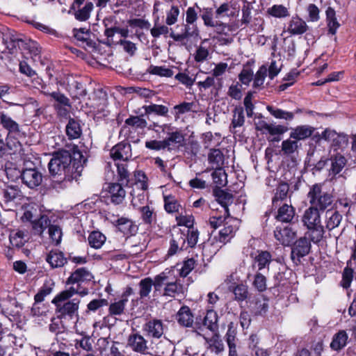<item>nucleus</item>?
<instances>
[{"instance_id":"nucleus-1","label":"nucleus","mask_w":356,"mask_h":356,"mask_svg":"<svg viewBox=\"0 0 356 356\" xmlns=\"http://www.w3.org/2000/svg\"><path fill=\"white\" fill-rule=\"evenodd\" d=\"M86 161L77 146L70 150L59 149L52 154L48 163L51 186L56 191L68 188L81 177Z\"/></svg>"},{"instance_id":"nucleus-2","label":"nucleus","mask_w":356,"mask_h":356,"mask_svg":"<svg viewBox=\"0 0 356 356\" xmlns=\"http://www.w3.org/2000/svg\"><path fill=\"white\" fill-rule=\"evenodd\" d=\"M74 289H65L58 293L51 300L59 320L78 318L81 300L73 297Z\"/></svg>"},{"instance_id":"nucleus-3","label":"nucleus","mask_w":356,"mask_h":356,"mask_svg":"<svg viewBox=\"0 0 356 356\" xmlns=\"http://www.w3.org/2000/svg\"><path fill=\"white\" fill-rule=\"evenodd\" d=\"M166 297L175 298L184 293V284L175 274V266L165 268L155 276V291L161 292Z\"/></svg>"},{"instance_id":"nucleus-4","label":"nucleus","mask_w":356,"mask_h":356,"mask_svg":"<svg viewBox=\"0 0 356 356\" xmlns=\"http://www.w3.org/2000/svg\"><path fill=\"white\" fill-rule=\"evenodd\" d=\"M0 127L6 132V140H8V145L15 152H24L19 141L21 138L25 136L22 126L3 111L0 114Z\"/></svg>"},{"instance_id":"nucleus-5","label":"nucleus","mask_w":356,"mask_h":356,"mask_svg":"<svg viewBox=\"0 0 356 356\" xmlns=\"http://www.w3.org/2000/svg\"><path fill=\"white\" fill-rule=\"evenodd\" d=\"M198 19L197 13L195 7H188L186 12V22L177 25V29L181 27V31L180 33H176L174 31L170 33L169 37L176 42H182L185 39L194 38L200 39V30L195 22Z\"/></svg>"},{"instance_id":"nucleus-6","label":"nucleus","mask_w":356,"mask_h":356,"mask_svg":"<svg viewBox=\"0 0 356 356\" xmlns=\"http://www.w3.org/2000/svg\"><path fill=\"white\" fill-rule=\"evenodd\" d=\"M124 185L119 182L106 183L100 193V200L106 205H120L123 203L126 196Z\"/></svg>"},{"instance_id":"nucleus-7","label":"nucleus","mask_w":356,"mask_h":356,"mask_svg":"<svg viewBox=\"0 0 356 356\" xmlns=\"http://www.w3.org/2000/svg\"><path fill=\"white\" fill-rule=\"evenodd\" d=\"M219 316L216 311L211 307H206L203 316H198L195 321V330L197 333L207 330L211 333L219 332Z\"/></svg>"},{"instance_id":"nucleus-8","label":"nucleus","mask_w":356,"mask_h":356,"mask_svg":"<svg viewBox=\"0 0 356 356\" xmlns=\"http://www.w3.org/2000/svg\"><path fill=\"white\" fill-rule=\"evenodd\" d=\"M311 207H316L318 211H324L333 202V196L322 191L321 184H314L307 194Z\"/></svg>"},{"instance_id":"nucleus-9","label":"nucleus","mask_w":356,"mask_h":356,"mask_svg":"<svg viewBox=\"0 0 356 356\" xmlns=\"http://www.w3.org/2000/svg\"><path fill=\"white\" fill-rule=\"evenodd\" d=\"M271 212L273 213L275 220L282 224L291 225L298 222V216L296 215V209L291 202L279 204V206L276 207L271 205Z\"/></svg>"},{"instance_id":"nucleus-10","label":"nucleus","mask_w":356,"mask_h":356,"mask_svg":"<svg viewBox=\"0 0 356 356\" xmlns=\"http://www.w3.org/2000/svg\"><path fill=\"white\" fill-rule=\"evenodd\" d=\"M291 247V259L296 266L301 263V259L309 254L312 249L310 241L307 236L295 239Z\"/></svg>"},{"instance_id":"nucleus-11","label":"nucleus","mask_w":356,"mask_h":356,"mask_svg":"<svg viewBox=\"0 0 356 356\" xmlns=\"http://www.w3.org/2000/svg\"><path fill=\"white\" fill-rule=\"evenodd\" d=\"M128 346L135 353L141 355H152L153 347L148 346V341L139 332H134L127 339ZM152 345V343L150 344Z\"/></svg>"},{"instance_id":"nucleus-12","label":"nucleus","mask_w":356,"mask_h":356,"mask_svg":"<svg viewBox=\"0 0 356 356\" xmlns=\"http://www.w3.org/2000/svg\"><path fill=\"white\" fill-rule=\"evenodd\" d=\"M65 89L74 99H79L87 95L85 83L80 76L68 75L65 79Z\"/></svg>"},{"instance_id":"nucleus-13","label":"nucleus","mask_w":356,"mask_h":356,"mask_svg":"<svg viewBox=\"0 0 356 356\" xmlns=\"http://www.w3.org/2000/svg\"><path fill=\"white\" fill-rule=\"evenodd\" d=\"M286 274V270L279 271L273 276V286L268 289L275 297H283L284 293H289L291 287V283Z\"/></svg>"},{"instance_id":"nucleus-14","label":"nucleus","mask_w":356,"mask_h":356,"mask_svg":"<svg viewBox=\"0 0 356 356\" xmlns=\"http://www.w3.org/2000/svg\"><path fill=\"white\" fill-rule=\"evenodd\" d=\"M112 223L116 230L122 234L125 238L136 236L138 233V226L128 217L118 216Z\"/></svg>"},{"instance_id":"nucleus-15","label":"nucleus","mask_w":356,"mask_h":356,"mask_svg":"<svg viewBox=\"0 0 356 356\" xmlns=\"http://www.w3.org/2000/svg\"><path fill=\"white\" fill-rule=\"evenodd\" d=\"M98 99L91 105L92 112L95 113V118L106 119L108 117L110 112L106 109L108 104L107 93L102 89H98L95 92Z\"/></svg>"},{"instance_id":"nucleus-16","label":"nucleus","mask_w":356,"mask_h":356,"mask_svg":"<svg viewBox=\"0 0 356 356\" xmlns=\"http://www.w3.org/2000/svg\"><path fill=\"white\" fill-rule=\"evenodd\" d=\"M20 177L22 183L31 189L40 186L43 179L42 174L35 167L23 168L20 172Z\"/></svg>"},{"instance_id":"nucleus-17","label":"nucleus","mask_w":356,"mask_h":356,"mask_svg":"<svg viewBox=\"0 0 356 356\" xmlns=\"http://www.w3.org/2000/svg\"><path fill=\"white\" fill-rule=\"evenodd\" d=\"M164 324L160 319L152 318L143 325L142 330L144 334L152 339L151 343H154V339H159L164 334Z\"/></svg>"},{"instance_id":"nucleus-18","label":"nucleus","mask_w":356,"mask_h":356,"mask_svg":"<svg viewBox=\"0 0 356 356\" xmlns=\"http://www.w3.org/2000/svg\"><path fill=\"white\" fill-rule=\"evenodd\" d=\"M293 192L290 191L289 184L284 181H278L275 188L273 190L271 205L279 206V204L286 203L287 199L291 200Z\"/></svg>"},{"instance_id":"nucleus-19","label":"nucleus","mask_w":356,"mask_h":356,"mask_svg":"<svg viewBox=\"0 0 356 356\" xmlns=\"http://www.w3.org/2000/svg\"><path fill=\"white\" fill-rule=\"evenodd\" d=\"M275 238L284 245L289 247L297 236V232L289 225L277 226L273 232Z\"/></svg>"},{"instance_id":"nucleus-20","label":"nucleus","mask_w":356,"mask_h":356,"mask_svg":"<svg viewBox=\"0 0 356 356\" xmlns=\"http://www.w3.org/2000/svg\"><path fill=\"white\" fill-rule=\"evenodd\" d=\"M269 299L262 295L259 297H255L250 302V311L254 316L265 317L269 309Z\"/></svg>"},{"instance_id":"nucleus-21","label":"nucleus","mask_w":356,"mask_h":356,"mask_svg":"<svg viewBox=\"0 0 356 356\" xmlns=\"http://www.w3.org/2000/svg\"><path fill=\"white\" fill-rule=\"evenodd\" d=\"M110 155L114 161H127L131 155V145L124 140L120 142L112 147Z\"/></svg>"},{"instance_id":"nucleus-22","label":"nucleus","mask_w":356,"mask_h":356,"mask_svg":"<svg viewBox=\"0 0 356 356\" xmlns=\"http://www.w3.org/2000/svg\"><path fill=\"white\" fill-rule=\"evenodd\" d=\"M176 320L179 325L184 327H193L195 329L194 315L191 308L187 305H182L176 314Z\"/></svg>"},{"instance_id":"nucleus-23","label":"nucleus","mask_w":356,"mask_h":356,"mask_svg":"<svg viewBox=\"0 0 356 356\" xmlns=\"http://www.w3.org/2000/svg\"><path fill=\"white\" fill-rule=\"evenodd\" d=\"M92 278L93 276L92 273L86 268H79L72 272L67 278L65 284H79L80 283H83L84 282L91 281Z\"/></svg>"},{"instance_id":"nucleus-24","label":"nucleus","mask_w":356,"mask_h":356,"mask_svg":"<svg viewBox=\"0 0 356 356\" xmlns=\"http://www.w3.org/2000/svg\"><path fill=\"white\" fill-rule=\"evenodd\" d=\"M291 130L289 134L290 138L294 139L298 142L310 138L316 131V128L308 124H303L291 128Z\"/></svg>"},{"instance_id":"nucleus-25","label":"nucleus","mask_w":356,"mask_h":356,"mask_svg":"<svg viewBox=\"0 0 356 356\" xmlns=\"http://www.w3.org/2000/svg\"><path fill=\"white\" fill-rule=\"evenodd\" d=\"M308 26L298 15L293 16L288 23L286 31L291 35H302L307 32Z\"/></svg>"},{"instance_id":"nucleus-26","label":"nucleus","mask_w":356,"mask_h":356,"mask_svg":"<svg viewBox=\"0 0 356 356\" xmlns=\"http://www.w3.org/2000/svg\"><path fill=\"white\" fill-rule=\"evenodd\" d=\"M68 257H65L64 253L58 250H51L46 257V261L51 268H58L64 266L67 263Z\"/></svg>"},{"instance_id":"nucleus-27","label":"nucleus","mask_w":356,"mask_h":356,"mask_svg":"<svg viewBox=\"0 0 356 356\" xmlns=\"http://www.w3.org/2000/svg\"><path fill=\"white\" fill-rule=\"evenodd\" d=\"M166 133L168 136L163 139L164 147L170 151L181 145L184 140L183 134L178 129L168 130Z\"/></svg>"},{"instance_id":"nucleus-28","label":"nucleus","mask_w":356,"mask_h":356,"mask_svg":"<svg viewBox=\"0 0 356 356\" xmlns=\"http://www.w3.org/2000/svg\"><path fill=\"white\" fill-rule=\"evenodd\" d=\"M138 210L140 215V219L144 225L152 227L156 223L157 213L153 207L145 205L140 207Z\"/></svg>"},{"instance_id":"nucleus-29","label":"nucleus","mask_w":356,"mask_h":356,"mask_svg":"<svg viewBox=\"0 0 356 356\" xmlns=\"http://www.w3.org/2000/svg\"><path fill=\"white\" fill-rule=\"evenodd\" d=\"M302 220L306 227L321 224L320 211L310 206L305 211Z\"/></svg>"},{"instance_id":"nucleus-30","label":"nucleus","mask_w":356,"mask_h":356,"mask_svg":"<svg viewBox=\"0 0 356 356\" xmlns=\"http://www.w3.org/2000/svg\"><path fill=\"white\" fill-rule=\"evenodd\" d=\"M65 133L70 140L78 139L82 135V129L80 121L77 119L69 118L65 127Z\"/></svg>"},{"instance_id":"nucleus-31","label":"nucleus","mask_w":356,"mask_h":356,"mask_svg":"<svg viewBox=\"0 0 356 356\" xmlns=\"http://www.w3.org/2000/svg\"><path fill=\"white\" fill-rule=\"evenodd\" d=\"M307 231L305 234V236H307L308 239L311 242H313L314 244L319 243L324 237L325 234V228L321 225L319 224L316 226H311L307 227Z\"/></svg>"},{"instance_id":"nucleus-32","label":"nucleus","mask_w":356,"mask_h":356,"mask_svg":"<svg viewBox=\"0 0 356 356\" xmlns=\"http://www.w3.org/2000/svg\"><path fill=\"white\" fill-rule=\"evenodd\" d=\"M213 194L216 201L225 209L227 216H229L228 205L232 195L218 186L213 189Z\"/></svg>"},{"instance_id":"nucleus-33","label":"nucleus","mask_w":356,"mask_h":356,"mask_svg":"<svg viewBox=\"0 0 356 356\" xmlns=\"http://www.w3.org/2000/svg\"><path fill=\"white\" fill-rule=\"evenodd\" d=\"M142 108L145 111V115L149 120V115L154 114L161 117H168L169 109L166 106L161 104H151L149 105H144Z\"/></svg>"},{"instance_id":"nucleus-34","label":"nucleus","mask_w":356,"mask_h":356,"mask_svg":"<svg viewBox=\"0 0 356 356\" xmlns=\"http://www.w3.org/2000/svg\"><path fill=\"white\" fill-rule=\"evenodd\" d=\"M343 219L342 215L338 211H326L325 214V228L329 231L338 227Z\"/></svg>"},{"instance_id":"nucleus-35","label":"nucleus","mask_w":356,"mask_h":356,"mask_svg":"<svg viewBox=\"0 0 356 356\" xmlns=\"http://www.w3.org/2000/svg\"><path fill=\"white\" fill-rule=\"evenodd\" d=\"M236 232V228L229 224L228 222H226L224 224V227L219 231L218 236L216 237V241L221 243L226 244L234 237Z\"/></svg>"},{"instance_id":"nucleus-36","label":"nucleus","mask_w":356,"mask_h":356,"mask_svg":"<svg viewBox=\"0 0 356 356\" xmlns=\"http://www.w3.org/2000/svg\"><path fill=\"white\" fill-rule=\"evenodd\" d=\"M173 352L172 345L169 340H160L153 347L152 355L154 356H170Z\"/></svg>"},{"instance_id":"nucleus-37","label":"nucleus","mask_w":356,"mask_h":356,"mask_svg":"<svg viewBox=\"0 0 356 356\" xmlns=\"http://www.w3.org/2000/svg\"><path fill=\"white\" fill-rule=\"evenodd\" d=\"M118 181L125 186H133L132 178L130 177L131 174L127 170V163H117Z\"/></svg>"},{"instance_id":"nucleus-38","label":"nucleus","mask_w":356,"mask_h":356,"mask_svg":"<svg viewBox=\"0 0 356 356\" xmlns=\"http://www.w3.org/2000/svg\"><path fill=\"white\" fill-rule=\"evenodd\" d=\"M348 336L345 330H339L334 334L330 343V348L333 350L339 351L343 349L348 341Z\"/></svg>"},{"instance_id":"nucleus-39","label":"nucleus","mask_w":356,"mask_h":356,"mask_svg":"<svg viewBox=\"0 0 356 356\" xmlns=\"http://www.w3.org/2000/svg\"><path fill=\"white\" fill-rule=\"evenodd\" d=\"M257 254L254 258V263L257 264L258 270H261L266 268H269L271 263L272 254L267 250H258Z\"/></svg>"},{"instance_id":"nucleus-40","label":"nucleus","mask_w":356,"mask_h":356,"mask_svg":"<svg viewBox=\"0 0 356 356\" xmlns=\"http://www.w3.org/2000/svg\"><path fill=\"white\" fill-rule=\"evenodd\" d=\"M233 112L234 114L230 124V130L234 134H236V129L243 126L245 123L244 110L242 106H236Z\"/></svg>"},{"instance_id":"nucleus-41","label":"nucleus","mask_w":356,"mask_h":356,"mask_svg":"<svg viewBox=\"0 0 356 356\" xmlns=\"http://www.w3.org/2000/svg\"><path fill=\"white\" fill-rule=\"evenodd\" d=\"M354 270L352 268L351 261H347L346 266L343 268L342 272V277L340 282V285L344 289H348L353 280Z\"/></svg>"},{"instance_id":"nucleus-42","label":"nucleus","mask_w":356,"mask_h":356,"mask_svg":"<svg viewBox=\"0 0 356 356\" xmlns=\"http://www.w3.org/2000/svg\"><path fill=\"white\" fill-rule=\"evenodd\" d=\"M326 20L328 33L335 35L340 24L336 18V13L334 8L328 7L326 10Z\"/></svg>"},{"instance_id":"nucleus-43","label":"nucleus","mask_w":356,"mask_h":356,"mask_svg":"<svg viewBox=\"0 0 356 356\" xmlns=\"http://www.w3.org/2000/svg\"><path fill=\"white\" fill-rule=\"evenodd\" d=\"M209 163L216 165V169L221 170L224 163V154L219 149L212 148L208 154Z\"/></svg>"},{"instance_id":"nucleus-44","label":"nucleus","mask_w":356,"mask_h":356,"mask_svg":"<svg viewBox=\"0 0 356 356\" xmlns=\"http://www.w3.org/2000/svg\"><path fill=\"white\" fill-rule=\"evenodd\" d=\"M54 285L52 280H46L34 296L35 304L44 301L45 297L52 292Z\"/></svg>"},{"instance_id":"nucleus-45","label":"nucleus","mask_w":356,"mask_h":356,"mask_svg":"<svg viewBox=\"0 0 356 356\" xmlns=\"http://www.w3.org/2000/svg\"><path fill=\"white\" fill-rule=\"evenodd\" d=\"M153 286L155 288V277L154 280L149 277L142 279L138 283L140 299L148 297Z\"/></svg>"},{"instance_id":"nucleus-46","label":"nucleus","mask_w":356,"mask_h":356,"mask_svg":"<svg viewBox=\"0 0 356 356\" xmlns=\"http://www.w3.org/2000/svg\"><path fill=\"white\" fill-rule=\"evenodd\" d=\"M106 240V236L98 230L91 232L88 238L90 246L94 249L101 248Z\"/></svg>"},{"instance_id":"nucleus-47","label":"nucleus","mask_w":356,"mask_h":356,"mask_svg":"<svg viewBox=\"0 0 356 356\" xmlns=\"http://www.w3.org/2000/svg\"><path fill=\"white\" fill-rule=\"evenodd\" d=\"M266 109L276 119L291 121L294 118V113L284 111L271 105H268Z\"/></svg>"},{"instance_id":"nucleus-48","label":"nucleus","mask_w":356,"mask_h":356,"mask_svg":"<svg viewBox=\"0 0 356 356\" xmlns=\"http://www.w3.org/2000/svg\"><path fill=\"white\" fill-rule=\"evenodd\" d=\"M314 156V150L312 152H309L307 154V156L309 157L307 161V165L312 168V170L313 172H320L321 171L325 165L327 164V162L330 161V159L326 156H321L320 160L317 161L316 163L312 162V157Z\"/></svg>"},{"instance_id":"nucleus-49","label":"nucleus","mask_w":356,"mask_h":356,"mask_svg":"<svg viewBox=\"0 0 356 356\" xmlns=\"http://www.w3.org/2000/svg\"><path fill=\"white\" fill-rule=\"evenodd\" d=\"M188 248H194L198 241L200 232L195 227L182 229Z\"/></svg>"},{"instance_id":"nucleus-50","label":"nucleus","mask_w":356,"mask_h":356,"mask_svg":"<svg viewBox=\"0 0 356 356\" xmlns=\"http://www.w3.org/2000/svg\"><path fill=\"white\" fill-rule=\"evenodd\" d=\"M144 114H139L138 115H131L125 120V124L136 129H143L147 127V122L144 118Z\"/></svg>"},{"instance_id":"nucleus-51","label":"nucleus","mask_w":356,"mask_h":356,"mask_svg":"<svg viewBox=\"0 0 356 356\" xmlns=\"http://www.w3.org/2000/svg\"><path fill=\"white\" fill-rule=\"evenodd\" d=\"M268 15L275 18H285L290 15L289 10L282 4H275L266 10Z\"/></svg>"},{"instance_id":"nucleus-52","label":"nucleus","mask_w":356,"mask_h":356,"mask_svg":"<svg viewBox=\"0 0 356 356\" xmlns=\"http://www.w3.org/2000/svg\"><path fill=\"white\" fill-rule=\"evenodd\" d=\"M330 160L331 161L330 173L334 176L343 170L347 161L341 154L336 155L334 158L331 157Z\"/></svg>"},{"instance_id":"nucleus-53","label":"nucleus","mask_w":356,"mask_h":356,"mask_svg":"<svg viewBox=\"0 0 356 356\" xmlns=\"http://www.w3.org/2000/svg\"><path fill=\"white\" fill-rule=\"evenodd\" d=\"M200 13V17L204 22V25L207 27H212L216 22L213 20V10L212 8H200L197 3L195 4Z\"/></svg>"},{"instance_id":"nucleus-54","label":"nucleus","mask_w":356,"mask_h":356,"mask_svg":"<svg viewBox=\"0 0 356 356\" xmlns=\"http://www.w3.org/2000/svg\"><path fill=\"white\" fill-rule=\"evenodd\" d=\"M164 209L168 213L179 212L181 205L177 198L172 195L164 196Z\"/></svg>"},{"instance_id":"nucleus-55","label":"nucleus","mask_w":356,"mask_h":356,"mask_svg":"<svg viewBox=\"0 0 356 356\" xmlns=\"http://www.w3.org/2000/svg\"><path fill=\"white\" fill-rule=\"evenodd\" d=\"M93 3L90 1L87 2L85 6L74 13V17L79 22H86L90 17V13L93 10Z\"/></svg>"},{"instance_id":"nucleus-56","label":"nucleus","mask_w":356,"mask_h":356,"mask_svg":"<svg viewBox=\"0 0 356 356\" xmlns=\"http://www.w3.org/2000/svg\"><path fill=\"white\" fill-rule=\"evenodd\" d=\"M147 72L156 75L161 77H172L173 76V71L170 68L166 67L165 66H156L150 65L147 69Z\"/></svg>"},{"instance_id":"nucleus-57","label":"nucleus","mask_w":356,"mask_h":356,"mask_svg":"<svg viewBox=\"0 0 356 356\" xmlns=\"http://www.w3.org/2000/svg\"><path fill=\"white\" fill-rule=\"evenodd\" d=\"M232 292L235 300L238 302L245 300L249 296L248 286L243 283L237 284L234 286Z\"/></svg>"},{"instance_id":"nucleus-58","label":"nucleus","mask_w":356,"mask_h":356,"mask_svg":"<svg viewBox=\"0 0 356 356\" xmlns=\"http://www.w3.org/2000/svg\"><path fill=\"white\" fill-rule=\"evenodd\" d=\"M50 225L51 220L47 215H41L38 219L32 222L33 229L40 234H42Z\"/></svg>"},{"instance_id":"nucleus-59","label":"nucleus","mask_w":356,"mask_h":356,"mask_svg":"<svg viewBox=\"0 0 356 356\" xmlns=\"http://www.w3.org/2000/svg\"><path fill=\"white\" fill-rule=\"evenodd\" d=\"M213 336L209 339V345L211 351L216 354H220L225 350V346L222 340L220 338L219 332L212 333Z\"/></svg>"},{"instance_id":"nucleus-60","label":"nucleus","mask_w":356,"mask_h":356,"mask_svg":"<svg viewBox=\"0 0 356 356\" xmlns=\"http://www.w3.org/2000/svg\"><path fill=\"white\" fill-rule=\"evenodd\" d=\"M127 302L121 298L110 304L108 314L111 316H121L124 313Z\"/></svg>"},{"instance_id":"nucleus-61","label":"nucleus","mask_w":356,"mask_h":356,"mask_svg":"<svg viewBox=\"0 0 356 356\" xmlns=\"http://www.w3.org/2000/svg\"><path fill=\"white\" fill-rule=\"evenodd\" d=\"M196 261L194 258H186L183 261L182 266L179 269V277H186L195 268Z\"/></svg>"},{"instance_id":"nucleus-62","label":"nucleus","mask_w":356,"mask_h":356,"mask_svg":"<svg viewBox=\"0 0 356 356\" xmlns=\"http://www.w3.org/2000/svg\"><path fill=\"white\" fill-rule=\"evenodd\" d=\"M252 286L259 293L264 292L267 289V279L262 273L257 272L254 275Z\"/></svg>"},{"instance_id":"nucleus-63","label":"nucleus","mask_w":356,"mask_h":356,"mask_svg":"<svg viewBox=\"0 0 356 356\" xmlns=\"http://www.w3.org/2000/svg\"><path fill=\"white\" fill-rule=\"evenodd\" d=\"M266 75L267 68L263 65L259 68L254 76L252 87L256 89L261 88Z\"/></svg>"},{"instance_id":"nucleus-64","label":"nucleus","mask_w":356,"mask_h":356,"mask_svg":"<svg viewBox=\"0 0 356 356\" xmlns=\"http://www.w3.org/2000/svg\"><path fill=\"white\" fill-rule=\"evenodd\" d=\"M237 327L234 322H230L228 324L227 331L225 336V341L227 346L236 344L237 338Z\"/></svg>"}]
</instances>
